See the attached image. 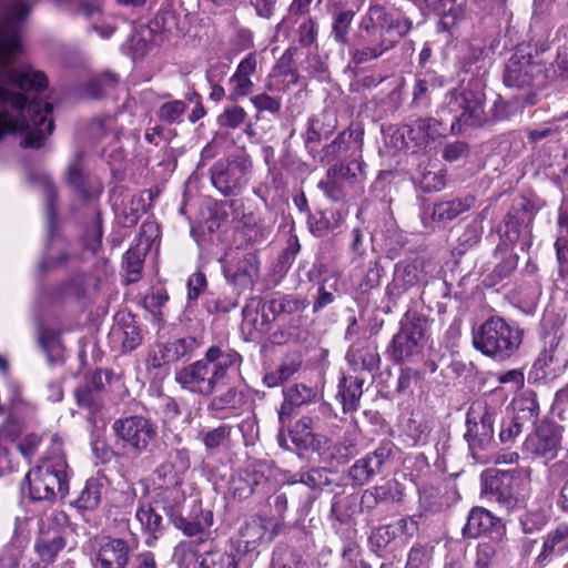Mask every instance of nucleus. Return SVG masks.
Wrapping results in <instances>:
<instances>
[{
    "instance_id": "nucleus-51",
    "label": "nucleus",
    "mask_w": 568,
    "mask_h": 568,
    "mask_svg": "<svg viewBox=\"0 0 568 568\" xmlns=\"http://www.w3.org/2000/svg\"><path fill=\"white\" fill-rule=\"evenodd\" d=\"M548 509L540 506H531L520 516V524L526 534L540 530L547 523Z\"/></svg>"
},
{
    "instance_id": "nucleus-57",
    "label": "nucleus",
    "mask_w": 568,
    "mask_h": 568,
    "mask_svg": "<svg viewBox=\"0 0 568 568\" xmlns=\"http://www.w3.org/2000/svg\"><path fill=\"white\" fill-rule=\"evenodd\" d=\"M227 72V65L224 63H216L210 68L207 71V79L210 82L214 84L211 87L210 99L213 101H221L225 94L224 89L216 84L215 82L220 81Z\"/></svg>"
},
{
    "instance_id": "nucleus-12",
    "label": "nucleus",
    "mask_w": 568,
    "mask_h": 568,
    "mask_svg": "<svg viewBox=\"0 0 568 568\" xmlns=\"http://www.w3.org/2000/svg\"><path fill=\"white\" fill-rule=\"evenodd\" d=\"M542 72L539 54H532L529 45H518L505 67L504 83L509 88L524 89L534 84Z\"/></svg>"
},
{
    "instance_id": "nucleus-53",
    "label": "nucleus",
    "mask_w": 568,
    "mask_h": 568,
    "mask_svg": "<svg viewBox=\"0 0 568 568\" xmlns=\"http://www.w3.org/2000/svg\"><path fill=\"white\" fill-rule=\"evenodd\" d=\"M497 550L490 542H480L476 548L475 559L471 568H498Z\"/></svg>"
},
{
    "instance_id": "nucleus-47",
    "label": "nucleus",
    "mask_w": 568,
    "mask_h": 568,
    "mask_svg": "<svg viewBox=\"0 0 568 568\" xmlns=\"http://www.w3.org/2000/svg\"><path fill=\"white\" fill-rule=\"evenodd\" d=\"M440 19L438 22L439 31L450 32L456 29L466 18L465 7L453 0L445 9L438 12Z\"/></svg>"
},
{
    "instance_id": "nucleus-13",
    "label": "nucleus",
    "mask_w": 568,
    "mask_h": 568,
    "mask_svg": "<svg viewBox=\"0 0 568 568\" xmlns=\"http://www.w3.org/2000/svg\"><path fill=\"white\" fill-rule=\"evenodd\" d=\"M428 323L419 316L406 317L399 332L393 338V356L397 362L418 356L422 353Z\"/></svg>"
},
{
    "instance_id": "nucleus-38",
    "label": "nucleus",
    "mask_w": 568,
    "mask_h": 568,
    "mask_svg": "<svg viewBox=\"0 0 568 568\" xmlns=\"http://www.w3.org/2000/svg\"><path fill=\"white\" fill-rule=\"evenodd\" d=\"M568 549V525L560 524L547 535L539 560L547 559L552 554H562Z\"/></svg>"
},
{
    "instance_id": "nucleus-15",
    "label": "nucleus",
    "mask_w": 568,
    "mask_h": 568,
    "mask_svg": "<svg viewBox=\"0 0 568 568\" xmlns=\"http://www.w3.org/2000/svg\"><path fill=\"white\" fill-rule=\"evenodd\" d=\"M561 426L541 423L532 434L527 436L523 452L531 456L554 459L561 448Z\"/></svg>"
},
{
    "instance_id": "nucleus-10",
    "label": "nucleus",
    "mask_w": 568,
    "mask_h": 568,
    "mask_svg": "<svg viewBox=\"0 0 568 568\" xmlns=\"http://www.w3.org/2000/svg\"><path fill=\"white\" fill-rule=\"evenodd\" d=\"M223 273L240 292L252 290L260 277V258L255 251L231 250L222 260Z\"/></svg>"
},
{
    "instance_id": "nucleus-64",
    "label": "nucleus",
    "mask_w": 568,
    "mask_h": 568,
    "mask_svg": "<svg viewBox=\"0 0 568 568\" xmlns=\"http://www.w3.org/2000/svg\"><path fill=\"white\" fill-rule=\"evenodd\" d=\"M483 234L481 221L475 220L468 224L458 241L462 246L468 247L476 244Z\"/></svg>"
},
{
    "instance_id": "nucleus-3",
    "label": "nucleus",
    "mask_w": 568,
    "mask_h": 568,
    "mask_svg": "<svg viewBox=\"0 0 568 568\" xmlns=\"http://www.w3.org/2000/svg\"><path fill=\"white\" fill-rule=\"evenodd\" d=\"M190 468V457L185 449H178L169 455V458L158 468V476L162 479L164 490L160 501L175 528L182 530L186 536H196L212 525L211 511H202L199 506L196 515L192 520L186 519L180 513V507L185 500L180 489L183 476Z\"/></svg>"
},
{
    "instance_id": "nucleus-52",
    "label": "nucleus",
    "mask_w": 568,
    "mask_h": 568,
    "mask_svg": "<svg viewBox=\"0 0 568 568\" xmlns=\"http://www.w3.org/2000/svg\"><path fill=\"white\" fill-rule=\"evenodd\" d=\"M135 518L140 523L143 531L155 537L156 532L162 530V517L154 513L150 505H142L135 513Z\"/></svg>"
},
{
    "instance_id": "nucleus-61",
    "label": "nucleus",
    "mask_w": 568,
    "mask_h": 568,
    "mask_svg": "<svg viewBox=\"0 0 568 568\" xmlns=\"http://www.w3.org/2000/svg\"><path fill=\"white\" fill-rule=\"evenodd\" d=\"M98 394L92 390L89 392V389L78 388L75 390L77 403L80 407L94 414L102 407V402Z\"/></svg>"
},
{
    "instance_id": "nucleus-59",
    "label": "nucleus",
    "mask_w": 568,
    "mask_h": 568,
    "mask_svg": "<svg viewBox=\"0 0 568 568\" xmlns=\"http://www.w3.org/2000/svg\"><path fill=\"white\" fill-rule=\"evenodd\" d=\"M517 263L518 256L515 253L505 252L501 261L493 270V280L498 282L507 277L517 267Z\"/></svg>"
},
{
    "instance_id": "nucleus-40",
    "label": "nucleus",
    "mask_w": 568,
    "mask_h": 568,
    "mask_svg": "<svg viewBox=\"0 0 568 568\" xmlns=\"http://www.w3.org/2000/svg\"><path fill=\"white\" fill-rule=\"evenodd\" d=\"M398 486L396 481H387L381 486L367 489L362 496V503L366 505V507L373 508L381 501L397 500L400 495Z\"/></svg>"
},
{
    "instance_id": "nucleus-5",
    "label": "nucleus",
    "mask_w": 568,
    "mask_h": 568,
    "mask_svg": "<svg viewBox=\"0 0 568 568\" xmlns=\"http://www.w3.org/2000/svg\"><path fill=\"white\" fill-rule=\"evenodd\" d=\"M520 344V331L499 316H491L473 329V346L498 362L511 357Z\"/></svg>"
},
{
    "instance_id": "nucleus-32",
    "label": "nucleus",
    "mask_w": 568,
    "mask_h": 568,
    "mask_svg": "<svg viewBox=\"0 0 568 568\" xmlns=\"http://www.w3.org/2000/svg\"><path fill=\"white\" fill-rule=\"evenodd\" d=\"M328 170H335L336 178L345 181L347 185L353 186L356 192L363 193L365 173L363 162L358 159H353L346 163L341 162L331 166Z\"/></svg>"
},
{
    "instance_id": "nucleus-50",
    "label": "nucleus",
    "mask_w": 568,
    "mask_h": 568,
    "mask_svg": "<svg viewBox=\"0 0 568 568\" xmlns=\"http://www.w3.org/2000/svg\"><path fill=\"white\" fill-rule=\"evenodd\" d=\"M354 16L355 12L353 10H344L334 16L332 36L341 45L349 44L348 31Z\"/></svg>"
},
{
    "instance_id": "nucleus-54",
    "label": "nucleus",
    "mask_w": 568,
    "mask_h": 568,
    "mask_svg": "<svg viewBox=\"0 0 568 568\" xmlns=\"http://www.w3.org/2000/svg\"><path fill=\"white\" fill-rule=\"evenodd\" d=\"M231 433L232 426L229 424H222L203 433L202 442L206 449H216L224 445V443L230 438Z\"/></svg>"
},
{
    "instance_id": "nucleus-33",
    "label": "nucleus",
    "mask_w": 568,
    "mask_h": 568,
    "mask_svg": "<svg viewBox=\"0 0 568 568\" xmlns=\"http://www.w3.org/2000/svg\"><path fill=\"white\" fill-rule=\"evenodd\" d=\"M514 416L517 420L535 424L539 416V405L532 390H524L513 399Z\"/></svg>"
},
{
    "instance_id": "nucleus-46",
    "label": "nucleus",
    "mask_w": 568,
    "mask_h": 568,
    "mask_svg": "<svg viewBox=\"0 0 568 568\" xmlns=\"http://www.w3.org/2000/svg\"><path fill=\"white\" fill-rule=\"evenodd\" d=\"M251 470H240L231 478L230 491L239 499L248 498L256 490V481Z\"/></svg>"
},
{
    "instance_id": "nucleus-17",
    "label": "nucleus",
    "mask_w": 568,
    "mask_h": 568,
    "mask_svg": "<svg viewBox=\"0 0 568 568\" xmlns=\"http://www.w3.org/2000/svg\"><path fill=\"white\" fill-rule=\"evenodd\" d=\"M158 229L153 223H143L139 244L131 246L123 260V268L125 271V280L128 283H134L140 278L143 266L145 252L150 248L153 236H156Z\"/></svg>"
},
{
    "instance_id": "nucleus-8",
    "label": "nucleus",
    "mask_w": 568,
    "mask_h": 568,
    "mask_svg": "<svg viewBox=\"0 0 568 568\" xmlns=\"http://www.w3.org/2000/svg\"><path fill=\"white\" fill-rule=\"evenodd\" d=\"M252 168L245 154L220 159L210 169L211 183L223 196H237L246 187Z\"/></svg>"
},
{
    "instance_id": "nucleus-26",
    "label": "nucleus",
    "mask_w": 568,
    "mask_h": 568,
    "mask_svg": "<svg viewBox=\"0 0 568 568\" xmlns=\"http://www.w3.org/2000/svg\"><path fill=\"white\" fill-rule=\"evenodd\" d=\"M498 518L483 507H474L468 514L467 521L463 527L465 538H478L488 534L497 524Z\"/></svg>"
},
{
    "instance_id": "nucleus-14",
    "label": "nucleus",
    "mask_w": 568,
    "mask_h": 568,
    "mask_svg": "<svg viewBox=\"0 0 568 568\" xmlns=\"http://www.w3.org/2000/svg\"><path fill=\"white\" fill-rule=\"evenodd\" d=\"M133 551L128 540L111 536L99 538L92 550V568H126Z\"/></svg>"
},
{
    "instance_id": "nucleus-30",
    "label": "nucleus",
    "mask_w": 568,
    "mask_h": 568,
    "mask_svg": "<svg viewBox=\"0 0 568 568\" xmlns=\"http://www.w3.org/2000/svg\"><path fill=\"white\" fill-rule=\"evenodd\" d=\"M336 176L335 170H327L325 179L318 182V187L324 192L326 197L334 202H338L362 194L361 192H356L353 186L347 185L345 181Z\"/></svg>"
},
{
    "instance_id": "nucleus-31",
    "label": "nucleus",
    "mask_w": 568,
    "mask_h": 568,
    "mask_svg": "<svg viewBox=\"0 0 568 568\" xmlns=\"http://www.w3.org/2000/svg\"><path fill=\"white\" fill-rule=\"evenodd\" d=\"M444 85V78L434 71H425L417 75L413 88V102L428 105L429 94Z\"/></svg>"
},
{
    "instance_id": "nucleus-45",
    "label": "nucleus",
    "mask_w": 568,
    "mask_h": 568,
    "mask_svg": "<svg viewBox=\"0 0 568 568\" xmlns=\"http://www.w3.org/2000/svg\"><path fill=\"white\" fill-rule=\"evenodd\" d=\"M298 49L296 47H290L285 50L277 63L273 68L272 74L274 77H282L290 84L297 83L298 74L294 68V58L297 54Z\"/></svg>"
},
{
    "instance_id": "nucleus-44",
    "label": "nucleus",
    "mask_w": 568,
    "mask_h": 568,
    "mask_svg": "<svg viewBox=\"0 0 568 568\" xmlns=\"http://www.w3.org/2000/svg\"><path fill=\"white\" fill-rule=\"evenodd\" d=\"M338 292V276L336 273L331 272L317 287V298L313 304V312L316 313L335 301V293Z\"/></svg>"
},
{
    "instance_id": "nucleus-39",
    "label": "nucleus",
    "mask_w": 568,
    "mask_h": 568,
    "mask_svg": "<svg viewBox=\"0 0 568 568\" xmlns=\"http://www.w3.org/2000/svg\"><path fill=\"white\" fill-rule=\"evenodd\" d=\"M64 538L54 532L53 535L40 536L34 544V549L43 562L50 564L54 560L59 551L64 548Z\"/></svg>"
},
{
    "instance_id": "nucleus-28",
    "label": "nucleus",
    "mask_w": 568,
    "mask_h": 568,
    "mask_svg": "<svg viewBox=\"0 0 568 568\" xmlns=\"http://www.w3.org/2000/svg\"><path fill=\"white\" fill-rule=\"evenodd\" d=\"M326 114L314 115L308 119L304 133V144L308 153H314L322 140L328 139L335 130V124L327 122Z\"/></svg>"
},
{
    "instance_id": "nucleus-63",
    "label": "nucleus",
    "mask_w": 568,
    "mask_h": 568,
    "mask_svg": "<svg viewBox=\"0 0 568 568\" xmlns=\"http://www.w3.org/2000/svg\"><path fill=\"white\" fill-rule=\"evenodd\" d=\"M298 42L303 47L313 44L317 37V23L313 19L303 21L297 30Z\"/></svg>"
},
{
    "instance_id": "nucleus-43",
    "label": "nucleus",
    "mask_w": 568,
    "mask_h": 568,
    "mask_svg": "<svg viewBox=\"0 0 568 568\" xmlns=\"http://www.w3.org/2000/svg\"><path fill=\"white\" fill-rule=\"evenodd\" d=\"M346 136L351 138L352 134H347L346 132L338 133L329 144L323 146L321 150L317 148L314 153H311V155L314 160H317L323 164L333 162L348 149Z\"/></svg>"
},
{
    "instance_id": "nucleus-2",
    "label": "nucleus",
    "mask_w": 568,
    "mask_h": 568,
    "mask_svg": "<svg viewBox=\"0 0 568 568\" xmlns=\"http://www.w3.org/2000/svg\"><path fill=\"white\" fill-rule=\"evenodd\" d=\"M413 28L409 18L393 14L381 4H371L361 17L352 41L356 64L376 60L394 49Z\"/></svg>"
},
{
    "instance_id": "nucleus-22",
    "label": "nucleus",
    "mask_w": 568,
    "mask_h": 568,
    "mask_svg": "<svg viewBox=\"0 0 568 568\" xmlns=\"http://www.w3.org/2000/svg\"><path fill=\"white\" fill-rule=\"evenodd\" d=\"M446 128L443 119L419 118L407 125V138L416 148H425L430 142L445 135Z\"/></svg>"
},
{
    "instance_id": "nucleus-37",
    "label": "nucleus",
    "mask_w": 568,
    "mask_h": 568,
    "mask_svg": "<svg viewBox=\"0 0 568 568\" xmlns=\"http://www.w3.org/2000/svg\"><path fill=\"white\" fill-rule=\"evenodd\" d=\"M306 298H297L292 295L272 300L263 306L264 312H268L273 315V318L284 314H295L303 312L308 306Z\"/></svg>"
},
{
    "instance_id": "nucleus-20",
    "label": "nucleus",
    "mask_w": 568,
    "mask_h": 568,
    "mask_svg": "<svg viewBox=\"0 0 568 568\" xmlns=\"http://www.w3.org/2000/svg\"><path fill=\"white\" fill-rule=\"evenodd\" d=\"M247 404L246 395L239 387H230L213 396L207 405V410L220 419L239 415Z\"/></svg>"
},
{
    "instance_id": "nucleus-16",
    "label": "nucleus",
    "mask_w": 568,
    "mask_h": 568,
    "mask_svg": "<svg viewBox=\"0 0 568 568\" xmlns=\"http://www.w3.org/2000/svg\"><path fill=\"white\" fill-rule=\"evenodd\" d=\"M392 455V444H381L373 453L358 459L349 468V477L357 485L368 483L375 475L382 473L384 465L390 459Z\"/></svg>"
},
{
    "instance_id": "nucleus-27",
    "label": "nucleus",
    "mask_w": 568,
    "mask_h": 568,
    "mask_svg": "<svg viewBox=\"0 0 568 568\" xmlns=\"http://www.w3.org/2000/svg\"><path fill=\"white\" fill-rule=\"evenodd\" d=\"M317 392L315 388L305 384H294L284 390V402L278 412V418L284 422L288 417L293 407H300L315 402Z\"/></svg>"
},
{
    "instance_id": "nucleus-11",
    "label": "nucleus",
    "mask_w": 568,
    "mask_h": 568,
    "mask_svg": "<svg viewBox=\"0 0 568 568\" xmlns=\"http://www.w3.org/2000/svg\"><path fill=\"white\" fill-rule=\"evenodd\" d=\"M112 429L122 440L123 447H128L135 454L146 452L158 437V426L150 418L133 415L116 419Z\"/></svg>"
},
{
    "instance_id": "nucleus-56",
    "label": "nucleus",
    "mask_w": 568,
    "mask_h": 568,
    "mask_svg": "<svg viewBox=\"0 0 568 568\" xmlns=\"http://www.w3.org/2000/svg\"><path fill=\"white\" fill-rule=\"evenodd\" d=\"M201 565L204 568H239V564L233 555L217 551L205 554Z\"/></svg>"
},
{
    "instance_id": "nucleus-34",
    "label": "nucleus",
    "mask_w": 568,
    "mask_h": 568,
    "mask_svg": "<svg viewBox=\"0 0 568 568\" xmlns=\"http://www.w3.org/2000/svg\"><path fill=\"white\" fill-rule=\"evenodd\" d=\"M424 268L425 261L422 258L403 261L395 267V282L405 288L412 287L423 280Z\"/></svg>"
},
{
    "instance_id": "nucleus-18",
    "label": "nucleus",
    "mask_w": 568,
    "mask_h": 568,
    "mask_svg": "<svg viewBox=\"0 0 568 568\" xmlns=\"http://www.w3.org/2000/svg\"><path fill=\"white\" fill-rule=\"evenodd\" d=\"M488 498L506 511H513L518 506L515 489V478L509 471H499L486 484Z\"/></svg>"
},
{
    "instance_id": "nucleus-7",
    "label": "nucleus",
    "mask_w": 568,
    "mask_h": 568,
    "mask_svg": "<svg viewBox=\"0 0 568 568\" xmlns=\"http://www.w3.org/2000/svg\"><path fill=\"white\" fill-rule=\"evenodd\" d=\"M68 465L63 455L57 454L44 459L36 469L30 470L26 479L33 500L52 501L63 498L69 491Z\"/></svg>"
},
{
    "instance_id": "nucleus-21",
    "label": "nucleus",
    "mask_w": 568,
    "mask_h": 568,
    "mask_svg": "<svg viewBox=\"0 0 568 568\" xmlns=\"http://www.w3.org/2000/svg\"><path fill=\"white\" fill-rule=\"evenodd\" d=\"M331 412V405L323 403L313 415L300 418L291 430L292 442L300 448L307 447L314 433L323 428L321 417L329 416Z\"/></svg>"
},
{
    "instance_id": "nucleus-58",
    "label": "nucleus",
    "mask_w": 568,
    "mask_h": 568,
    "mask_svg": "<svg viewBox=\"0 0 568 568\" xmlns=\"http://www.w3.org/2000/svg\"><path fill=\"white\" fill-rule=\"evenodd\" d=\"M186 110L185 102L174 100L162 104L159 109V118L168 123L179 122Z\"/></svg>"
},
{
    "instance_id": "nucleus-35",
    "label": "nucleus",
    "mask_w": 568,
    "mask_h": 568,
    "mask_svg": "<svg viewBox=\"0 0 568 568\" xmlns=\"http://www.w3.org/2000/svg\"><path fill=\"white\" fill-rule=\"evenodd\" d=\"M112 336L121 342L125 351L134 349L141 342L140 332L130 314L121 316L112 327Z\"/></svg>"
},
{
    "instance_id": "nucleus-36",
    "label": "nucleus",
    "mask_w": 568,
    "mask_h": 568,
    "mask_svg": "<svg viewBox=\"0 0 568 568\" xmlns=\"http://www.w3.org/2000/svg\"><path fill=\"white\" fill-rule=\"evenodd\" d=\"M302 359L300 356L286 357L280 364L277 369L264 375L263 383L270 388L277 387L296 374L300 371Z\"/></svg>"
},
{
    "instance_id": "nucleus-25",
    "label": "nucleus",
    "mask_w": 568,
    "mask_h": 568,
    "mask_svg": "<svg viewBox=\"0 0 568 568\" xmlns=\"http://www.w3.org/2000/svg\"><path fill=\"white\" fill-rule=\"evenodd\" d=\"M197 347L199 343L192 336L170 341L161 346V358H158V356L153 357V366L175 363L184 356L191 355Z\"/></svg>"
},
{
    "instance_id": "nucleus-29",
    "label": "nucleus",
    "mask_w": 568,
    "mask_h": 568,
    "mask_svg": "<svg viewBox=\"0 0 568 568\" xmlns=\"http://www.w3.org/2000/svg\"><path fill=\"white\" fill-rule=\"evenodd\" d=\"M476 199L471 195H467L462 199H453L449 201H443L436 203L433 209L432 219L433 221L447 223L469 211L475 205Z\"/></svg>"
},
{
    "instance_id": "nucleus-42",
    "label": "nucleus",
    "mask_w": 568,
    "mask_h": 568,
    "mask_svg": "<svg viewBox=\"0 0 568 568\" xmlns=\"http://www.w3.org/2000/svg\"><path fill=\"white\" fill-rule=\"evenodd\" d=\"M363 379L358 377H344L339 387L343 408L345 412H352L357 408L362 396Z\"/></svg>"
},
{
    "instance_id": "nucleus-24",
    "label": "nucleus",
    "mask_w": 568,
    "mask_h": 568,
    "mask_svg": "<svg viewBox=\"0 0 568 568\" xmlns=\"http://www.w3.org/2000/svg\"><path fill=\"white\" fill-rule=\"evenodd\" d=\"M532 219V212L524 200L514 204L504 219L503 236L510 243H515L521 232L529 229Z\"/></svg>"
},
{
    "instance_id": "nucleus-55",
    "label": "nucleus",
    "mask_w": 568,
    "mask_h": 568,
    "mask_svg": "<svg viewBox=\"0 0 568 568\" xmlns=\"http://www.w3.org/2000/svg\"><path fill=\"white\" fill-rule=\"evenodd\" d=\"M42 192L45 197V210H47V227L48 233L51 236L53 232V225L55 220V211H54V199H55V187L51 180L48 176H43L41 179Z\"/></svg>"
},
{
    "instance_id": "nucleus-41",
    "label": "nucleus",
    "mask_w": 568,
    "mask_h": 568,
    "mask_svg": "<svg viewBox=\"0 0 568 568\" xmlns=\"http://www.w3.org/2000/svg\"><path fill=\"white\" fill-rule=\"evenodd\" d=\"M103 481L100 478H89L80 496L74 501L79 509L93 510L101 500Z\"/></svg>"
},
{
    "instance_id": "nucleus-9",
    "label": "nucleus",
    "mask_w": 568,
    "mask_h": 568,
    "mask_svg": "<svg viewBox=\"0 0 568 568\" xmlns=\"http://www.w3.org/2000/svg\"><path fill=\"white\" fill-rule=\"evenodd\" d=\"M496 416L495 409L485 404L473 405L468 410L465 438L468 443L471 456L477 462H487L486 456L481 453L488 450L494 443V423Z\"/></svg>"
},
{
    "instance_id": "nucleus-48",
    "label": "nucleus",
    "mask_w": 568,
    "mask_h": 568,
    "mask_svg": "<svg viewBox=\"0 0 568 568\" xmlns=\"http://www.w3.org/2000/svg\"><path fill=\"white\" fill-rule=\"evenodd\" d=\"M67 260L65 243L61 240H50L45 247L44 257L39 266L42 271H50L62 265Z\"/></svg>"
},
{
    "instance_id": "nucleus-1",
    "label": "nucleus",
    "mask_w": 568,
    "mask_h": 568,
    "mask_svg": "<svg viewBox=\"0 0 568 568\" xmlns=\"http://www.w3.org/2000/svg\"><path fill=\"white\" fill-rule=\"evenodd\" d=\"M31 11L26 0H12L0 18V139L11 132L27 131L26 146L40 148L54 130L52 104L48 101H28L14 88L40 93L48 81L43 72L11 63L22 53V22Z\"/></svg>"
},
{
    "instance_id": "nucleus-62",
    "label": "nucleus",
    "mask_w": 568,
    "mask_h": 568,
    "mask_svg": "<svg viewBox=\"0 0 568 568\" xmlns=\"http://www.w3.org/2000/svg\"><path fill=\"white\" fill-rule=\"evenodd\" d=\"M239 430L241 432L244 444L246 446L254 445L258 439L260 435V428L256 417L254 415H251L244 418L239 424Z\"/></svg>"
},
{
    "instance_id": "nucleus-6",
    "label": "nucleus",
    "mask_w": 568,
    "mask_h": 568,
    "mask_svg": "<svg viewBox=\"0 0 568 568\" xmlns=\"http://www.w3.org/2000/svg\"><path fill=\"white\" fill-rule=\"evenodd\" d=\"M485 93L478 83L462 90L449 91L444 99L439 114L453 115L452 133H460L465 126H480L486 122Z\"/></svg>"
},
{
    "instance_id": "nucleus-19",
    "label": "nucleus",
    "mask_w": 568,
    "mask_h": 568,
    "mask_svg": "<svg viewBox=\"0 0 568 568\" xmlns=\"http://www.w3.org/2000/svg\"><path fill=\"white\" fill-rule=\"evenodd\" d=\"M256 70L257 55L251 52L240 61L235 72L229 79L231 100L247 97L253 92L254 83L252 77L256 73Z\"/></svg>"
},
{
    "instance_id": "nucleus-4",
    "label": "nucleus",
    "mask_w": 568,
    "mask_h": 568,
    "mask_svg": "<svg viewBox=\"0 0 568 568\" xmlns=\"http://www.w3.org/2000/svg\"><path fill=\"white\" fill-rule=\"evenodd\" d=\"M242 356L234 349L212 345L204 356L175 373V382L186 392L209 397L223 386L231 372L240 368Z\"/></svg>"
},
{
    "instance_id": "nucleus-23",
    "label": "nucleus",
    "mask_w": 568,
    "mask_h": 568,
    "mask_svg": "<svg viewBox=\"0 0 568 568\" xmlns=\"http://www.w3.org/2000/svg\"><path fill=\"white\" fill-rule=\"evenodd\" d=\"M278 524L263 517H251L240 529V535L247 549H254L263 540L268 542L277 535Z\"/></svg>"
},
{
    "instance_id": "nucleus-49",
    "label": "nucleus",
    "mask_w": 568,
    "mask_h": 568,
    "mask_svg": "<svg viewBox=\"0 0 568 568\" xmlns=\"http://www.w3.org/2000/svg\"><path fill=\"white\" fill-rule=\"evenodd\" d=\"M81 153H77L67 169L68 183L83 197L90 196L87 190V176L81 166Z\"/></svg>"
},
{
    "instance_id": "nucleus-60",
    "label": "nucleus",
    "mask_w": 568,
    "mask_h": 568,
    "mask_svg": "<svg viewBox=\"0 0 568 568\" xmlns=\"http://www.w3.org/2000/svg\"><path fill=\"white\" fill-rule=\"evenodd\" d=\"M246 116L247 114L243 108L232 106L224 110V112L220 114L219 123L222 126L236 129L244 123Z\"/></svg>"
}]
</instances>
